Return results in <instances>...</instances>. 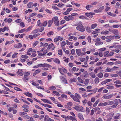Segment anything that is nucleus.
Wrapping results in <instances>:
<instances>
[{
  "label": "nucleus",
  "instance_id": "nucleus-1",
  "mask_svg": "<svg viewBox=\"0 0 121 121\" xmlns=\"http://www.w3.org/2000/svg\"><path fill=\"white\" fill-rule=\"evenodd\" d=\"M77 26L76 27V29L77 30L81 32H83L85 30V28L81 22H78L77 25Z\"/></svg>",
  "mask_w": 121,
  "mask_h": 121
},
{
  "label": "nucleus",
  "instance_id": "nucleus-2",
  "mask_svg": "<svg viewBox=\"0 0 121 121\" xmlns=\"http://www.w3.org/2000/svg\"><path fill=\"white\" fill-rule=\"evenodd\" d=\"M70 96L74 101L80 102L79 99L81 98V97L77 93H75V95L72 94Z\"/></svg>",
  "mask_w": 121,
  "mask_h": 121
},
{
  "label": "nucleus",
  "instance_id": "nucleus-3",
  "mask_svg": "<svg viewBox=\"0 0 121 121\" xmlns=\"http://www.w3.org/2000/svg\"><path fill=\"white\" fill-rule=\"evenodd\" d=\"M58 19V17H54L52 19L53 22H54L55 25L57 26L59 25V22Z\"/></svg>",
  "mask_w": 121,
  "mask_h": 121
},
{
  "label": "nucleus",
  "instance_id": "nucleus-4",
  "mask_svg": "<svg viewBox=\"0 0 121 121\" xmlns=\"http://www.w3.org/2000/svg\"><path fill=\"white\" fill-rule=\"evenodd\" d=\"M74 109L78 111H80L81 112H83V107L80 106L79 105L78 106L75 107L74 108Z\"/></svg>",
  "mask_w": 121,
  "mask_h": 121
},
{
  "label": "nucleus",
  "instance_id": "nucleus-5",
  "mask_svg": "<svg viewBox=\"0 0 121 121\" xmlns=\"http://www.w3.org/2000/svg\"><path fill=\"white\" fill-rule=\"evenodd\" d=\"M113 96V95L112 94H110L107 96L104 95L102 98L104 99H109L111 98Z\"/></svg>",
  "mask_w": 121,
  "mask_h": 121
},
{
  "label": "nucleus",
  "instance_id": "nucleus-6",
  "mask_svg": "<svg viewBox=\"0 0 121 121\" xmlns=\"http://www.w3.org/2000/svg\"><path fill=\"white\" fill-rule=\"evenodd\" d=\"M118 105V100L117 99H115L114 100V103L111 106L112 108H116Z\"/></svg>",
  "mask_w": 121,
  "mask_h": 121
},
{
  "label": "nucleus",
  "instance_id": "nucleus-7",
  "mask_svg": "<svg viewBox=\"0 0 121 121\" xmlns=\"http://www.w3.org/2000/svg\"><path fill=\"white\" fill-rule=\"evenodd\" d=\"M39 35V34H35L34 35H30L29 36V38L31 39L36 37Z\"/></svg>",
  "mask_w": 121,
  "mask_h": 121
},
{
  "label": "nucleus",
  "instance_id": "nucleus-8",
  "mask_svg": "<svg viewBox=\"0 0 121 121\" xmlns=\"http://www.w3.org/2000/svg\"><path fill=\"white\" fill-rule=\"evenodd\" d=\"M22 46V45L21 43H19L16 44L14 45V47L16 48H21Z\"/></svg>",
  "mask_w": 121,
  "mask_h": 121
},
{
  "label": "nucleus",
  "instance_id": "nucleus-9",
  "mask_svg": "<svg viewBox=\"0 0 121 121\" xmlns=\"http://www.w3.org/2000/svg\"><path fill=\"white\" fill-rule=\"evenodd\" d=\"M78 117L80 120H84V119L83 118V116L82 113H79L78 114Z\"/></svg>",
  "mask_w": 121,
  "mask_h": 121
},
{
  "label": "nucleus",
  "instance_id": "nucleus-10",
  "mask_svg": "<svg viewBox=\"0 0 121 121\" xmlns=\"http://www.w3.org/2000/svg\"><path fill=\"white\" fill-rule=\"evenodd\" d=\"M70 119L72 120L73 121H77V120L75 118V117H73L71 116H70L68 117V119Z\"/></svg>",
  "mask_w": 121,
  "mask_h": 121
},
{
  "label": "nucleus",
  "instance_id": "nucleus-11",
  "mask_svg": "<svg viewBox=\"0 0 121 121\" xmlns=\"http://www.w3.org/2000/svg\"><path fill=\"white\" fill-rule=\"evenodd\" d=\"M112 33L113 34L115 35H117L118 34V31L116 29H114L112 30Z\"/></svg>",
  "mask_w": 121,
  "mask_h": 121
},
{
  "label": "nucleus",
  "instance_id": "nucleus-12",
  "mask_svg": "<svg viewBox=\"0 0 121 121\" xmlns=\"http://www.w3.org/2000/svg\"><path fill=\"white\" fill-rule=\"evenodd\" d=\"M81 50L80 49H76V52L78 56H79L81 55Z\"/></svg>",
  "mask_w": 121,
  "mask_h": 121
},
{
  "label": "nucleus",
  "instance_id": "nucleus-13",
  "mask_svg": "<svg viewBox=\"0 0 121 121\" xmlns=\"http://www.w3.org/2000/svg\"><path fill=\"white\" fill-rule=\"evenodd\" d=\"M33 3L30 2L27 4V6L29 8H30L33 7Z\"/></svg>",
  "mask_w": 121,
  "mask_h": 121
},
{
  "label": "nucleus",
  "instance_id": "nucleus-14",
  "mask_svg": "<svg viewBox=\"0 0 121 121\" xmlns=\"http://www.w3.org/2000/svg\"><path fill=\"white\" fill-rule=\"evenodd\" d=\"M24 94L27 96L30 97H32V94L29 92H27L26 93H24Z\"/></svg>",
  "mask_w": 121,
  "mask_h": 121
},
{
  "label": "nucleus",
  "instance_id": "nucleus-15",
  "mask_svg": "<svg viewBox=\"0 0 121 121\" xmlns=\"http://www.w3.org/2000/svg\"><path fill=\"white\" fill-rule=\"evenodd\" d=\"M53 61L56 63L59 64L60 63V62L59 59L57 58H56L54 59L53 60Z\"/></svg>",
  "mask_w": 121,
  "mask_h": 121
},
{
  "label": "nucleus",
  "instance_id": "nucleus-16",
  "mask_svg": "<svg viewBox=\"0 0 121 121\" xmlns=\"http://www.w3.org/2000/svg\"><path fill=\"white\" fill-rule=\"evenodd\" d=\"M40 104L45 107H48L49 108H51L52 107L51 106L48 104H44L41 103H40Z\"/></svg>",
  "mask_w": 121,
  "mask_h": 121
},
{
  "label": "nucleus",
  "instance_id": "nucleus-17",
  "mask_svg": "<svg viewBox=\"0 0 121 121\" xmlns=\"http://www.w3.org/2000/svg\"><path fill=\"white\" fill-rule=\"evenodd\" d=\"M103 44V42L100 41L99 42H96L95 44L96 46H99L100 45H102Z\"/></svg>",
  "mask_w": 121,
  "mask_h": 121
},
{
  "label": "nucleus",
  "instance_id": "nucleus-18",
  "mask_svg": "<svg viewBox=\"0 0 121 121\" xmlns=\"http://www.w3.org/2000/svg\"><path fill=\"white\" fill-rule=\"evenodd\" d=\"M107 105V102H105L103 103H100L98 105L99 106H104Z\"/></svg>",
  "mask_w": 121,
  "mask_h": 121
},
{
  "label": "nucleus",
  "instance_id": "nucleus-19",
  "mask_svg": "<svg viewBox=\"0 0 121 121\" xmlns=\"http://www.w3.org/2000/svg\"><path fill=\"white\" fill-rule=\"evenodd\" d=\"M50 118H49V117L48 115H46L44 117V121H49Z\"/></svg>",
  "mask_w": 121,
  "mask_h": 121
},
{
  "label": "nucleus",
  "instance_id": "nucleus-20",
  "mask_svg": "<svg viewBox=\"0 0 121 121\" xmlns=\"http://www.w3.org/2000/svg\"><path fill=\"white\" fill-rule=\"evenodd\" d=\"M13 42L14 41L13 40L10 41H7L5 43V45H6L8 44H11L13 43Z\"/></svg>",
  "mask_w": 121,
  "mask_h": 121
},
{
  "label": "nucleus",
  "instance_id": "nucleus-21",
  "mask_svg": "<svg viewBox=\"0 0 121 121\" xmlns=\"http://www.w3.org/2000/svg\"><path fill=\"white\" fill-rule=\"evenodd\" d=\"M94 81L95 83L96 84H98L99 81V79L98 77H96L94 80Z\"/></svg>",
  "mask_w": 121,
  "mask_h": 121
},
{
  "label": "nucleus",
  "instance_id": "nucleus-22",
  "mask_svg": "<svg viewBox=\"0 0 121 121\" xmlns=\"http://www.w3.org/2000/svg\"><path fill=\"white\" fill-rule=\"evenodd\" d=\"M92 6L91 5H91H87L86 6V9L88 10H90L89 8H91L92 7Z\"/></svg>",
  "mask_w": 121,
  "mask_h": 121
},
{
  "label": "nucleus",
  "instance_id": "nucleus-23",
  "mask_svg": "<svg viewBox=\"0 0 121 121\" xmlns=\"http://www.w3.org/2000/svg\"><path fill=\"white\" fill-rule=\"evenodd\" d=\"M83 74H84V77L86 78L88 77V73L87 71H84L83 73Z\"/></svg>",
  "mask_w": 121,
  "mask_h": 121
},
{
  "label": "nucleus",
  "instance_id": "nucleus-24",
  "mask_svg": "<svg viewBox=\"0 0 121 121\" xmlns=\"http://www.w3.org/2000/svg\"><path fill=\"white\" fill-rule=\"evenodd\" d=\"M53 22V21H52L49 20L48 22V27H50L51 26V25Z\"/></svg>",
  "mask_w": 121,
  "mask_h": 121
},
{
  "label": "nucleus",
  "instance_id": "nucleus-25",
  "mask_svg": "<svg viewBox=\"0 0 121 121\" xmlns=\"http://www.w3.org/2000/svg\"><path fill=\"white\" fill-rule=\"evenodd\" d=\"M103 74L102 73L100 72L98 74V76L100 78H102L103 77Z\"/></svg>",
  "mask_w": 121,
  "mask_h": 121
},
{
  "label": "nucleus",
  "instance_id": "nucleus-26",
  "mask_svg": "<svg viewBox=\"0 0 121 121\" xmlns=\"http://www.w3.org/2000/svg\"><path fill=\"white\" fill-rule=\"evenodd\" d=\"M113 70V68H112L111 69H110L109 68H107V69H106L105 70V72H110L111 71V70Z\"/></svg>",
  "mask_w": 121,
  "mask_h": 121
},
{
  "label": "nucleus",
  "instance_id": "nucleus-27",
  "mask_svg": "<svg viewBox=\"0 0 121 121\" xmlns=\"http://www.w3.org/2000/svg\"><path fill=\"white\" fill-rule=\"evenodd\" d=\"M99 99H97L96 100V101L95 102L94 104L93 105V107H95V106H97L98 103H99Z\"/></svg>",
  "mask_w": 121,
  "mask_h": 121
},
{
  "label": "nucleus",
  "instance_id": "nucleus-28",
  "mask_svg": "<svg viewBox=\"0 0 121 121\" xmlns=\"http://www.w3.org/2000/svg\"><path fill=\"white\" fill-rule=\"evenodd\" d=\"M54 34V32L52 31H50L48 33L47 35L49 37L50 35H52Z\"/></svg>",
  "mask_w": 121,
  "mask_h": 121
},
{
  "label": "nucleus",
  "instance_id": "nucleus-29",
  "mask_svg": "<svg viewBox=\"0 0 121 121\" xmlns=\"http://www.w3.org/2000/svg\"><path fill=\"white\" fill-rule=\"evenodd\" d=\"M114 38V36H112L110 35V36H107L106 37V38L107 39H113Z\"/></svg>",
  "mask_w": 121,
  "mask_h": 121
},
{
  "label": "nucleus",
  "instance_id": "nucleus-30",
  "mask_svg": "<svg viewBox=\"0 0 121 121\" xmlns=\"http://www.w3.org/2000/svg\"><path fill=\"white\" fill-rule=\"evenodd\" d=\"M86 30L89 33H90L91 31V30L90 27L89 26H88L87 27Z\"/></svg>",
  "mask_w": 121,
  "mask_h": 121
},
{
  "label": "nucleus",
  "instance_id": "nucleus-31",
  "mask_svg": "<svg viewBox=\"0 0 121 121\" xmlns=\"http://www.w3.org/2000/svg\"><path fill=\"white\" fill-rule=\"evenodd\" d=\"M109 32V31L107 30H105L101 32V34H108Z\"/></svg>",
  "mask_w": 121,
  "mask_h": 121
},
{
  "label": "nucleus",
  "instance_id": "nucleus-32",
  "mask_svg": "<svg viewBox=\"0 0 121 121\" xmlns=\"http://www.w3.org/2000/svg\"><path fill=\"white\" fill-rule=\"evenodd\" d=\"M49 89L50 90H54L56 89V87L54 86H52L49 87Z\"/></svg>",
  "mask_w": 121,
  "mask_h": 121
},
{
  "label": "nucleus",
  "instance_id": "nucleus-33",
  "mask_svg": "<svg viewBox=\"0 0 121 121\" xmlns=\"http://www.w3.org/2000/svg\"><path fill=\"white\" fill-rule=\"evenodd\" d=\"M54 45L53 44V43H52L51 44L48 45L47 48V49H49L50 48H52Z\"/></svg>",
  "mask_w": 121,
  "mask_h": 121
},
{
  "label": "nucleus",
  "instance_id": "nucleus-34",
  "mask_svg": "<svg viewBox=\"0 0 121 121\" xmlns=\"http://www.w3.org/2000/svg\"><path fill=\"white\" fill-rule=\"evenodd\" d=\"M107 102V105H111L113 103L112 101H109Z\"/></svg>",
  "mask_w": 121,
  "mask_h": 121
},
{
  "label": "nucleus",
  "instance_id": "nucleus-35",
  "mask_svg": "<svg viewBox=\"0 0 121 121\" xmlns=\"http://www.w3.org/2000/svg\"><path fill=\"white\" fill-rule=\"evenodd\" d=\"M59 40L57 39V38H56L54 39V41L55 42L57 43H56V44L57 45H58L59 44V42H58L57 43V42Z\"/></svg>",
  "mask_w": 121,
  "mask_h": 121
},
{
  "label": "nucleus",
  "instance_id": "nucleus-36",
  "mask_svg": "<svg viewBox=\"0 0 121 121\" xmlns=\"http://www.w3.org/2000/svg\"><path fill=\"white\" fill-rule=\"evenodd\" d=\"M97 26L96 24H94L92 25L91 28V29H93L95 28Z\"/></svg>",
  "mask_w": 121,
  "mask_h": 121
},
{
  "label": "nucleus",
  "instance_id": "nucleus-37",
  "mask_svg": "<svg viewBox=\"0 0 121 121\" xmlns=\"http://www.w3.org/2000/svg\"><path fill=\"white\" fill-rule=\"evenodd\" d=\"M104 6H103L101 7L100 8L98 9V10L99 11V12H101L102 10H103L104 8Z\"/></svg>",
  "mask_w": 121,
  "mask_h": 121
},
{
  "label": "nucleus",
  "instance_id": "nucleus-38",
  "mask_svg": "<svg viewBox=\"0 0 121 121\" xmlns=\"http://www.w3.org/2000/svg\"><path fill=\"white\" fill-rule=\"evenodd\" d=\"M63 59L64 60V61L66 62V63H68L69 62L68 60L69 58H66V57L65 56H64L63 58Z\"/></svg>",
  "mask_w": 121,
  "mask_h": 121
},
{
  "label": "nucleus",
  "instance_id": "nucleus-39",
  "mask_svg": "<svg viewBox=\"0 0 121 121\" xmlns=\"http://www.w3.org/2000/svg\"><path fill=\"white\" fill-rule=\"evenodd\" d=\"M24 76H26L30 75V73L29 72H24L23 73Z\"/></svg>",
  "mask_w": 121,
  "mask_h": 121
},
{
  "label": "nucleus",
  "instance_id": "nucleus-40",
  "mask_svg": "<svg viewBox=\"0 0 121 121\" xmlns=\"http://www.w3.org/2000/svg\"><path fill=\"white\" fill-rule=\"evenodd\" d=\"M44 102L45 103H49L50 104H52V103H51L50 101L49 100H48L47 99H45Z\"/></svg>",
  "mask_w": 121,
  "mask_h": 121
},
{
  "label": "nucleus",
  "instance_id": "nucleus-41",
  "mask_svg": "<svg viewBox=\"0 0 121 121\" xmlns=\"http://www.w3.org/2000/svg\"><path fill=\"white\" fill-rule=\"evenodd\" d=\"M114 83L121 84V81L119 80H116L114 82Z\"/></svg>",
  "mask_w": 121,
  "mask_h": 121
},
{
  "label": "nucleus",
  "instance_id": "nucleus-42",
  "mask_svg": "<svg viewBox=\"0 0 121 121\" xmlns=\"http://www.w3.org/2000/svg\"><path fill=\"white\" fill-rule=\"evenodd\" d=\"M90 79H86L85 80L84 84L85 85L88 84L89 82Z\"/></svg>",
  "mask_w": 121,
  "mask_h": 121
},
{
  "label": "nucleus",
  "instance_id": "nucleus-43",
  "mask_svg": "<svg viewBox=\"0 0 121 121\" xmlns=\"http://www.w3.org/2000/svg\"><path fill=\"white\" fill-rule=\"evenodd\" d=\"M77 79L78 81L82 83H83V81L79 77Z\"/></svg>",
  "mask_w": 121,
  "mask_h": 121
},
{
  "label": "nucleus",
  "instance_id": "nucleus-44",
  "mask_svg": "<svg viewBox=\"0 0 121 121\" xmlns=\"http://www.w3.org/2000/svg\"><path fill=\"white\" fill-rule=\"evenodd\" d=\"M58 53L59 55H62V50H59L58 51Z\"/></svg>",
  "mask_w": 121,
  "mask_h": 121
},
{
  "label": "nucleus",
  "instance_id": "nucleus-45",
  "mask_svg": "<svg viewBox=\"0 0 121 121\" xmlns=\"http://www.w3.org/2000/svg\"><path fill=\"white\" fill-rule=\"evenodd\" d=\"M44 67H51L52 66L46 63L44 64Z\"/></svg>",
  "mask_w": 121,
  "mask_h": 121
},
{
  "label": "nucleus",
  "instance_id": "nucleus-46",
  "mask_svg": "<svg viewBox=\"0 0 121 121\" xmlns=\"http://www.w3.org/2000/svg\"><path fill=\"white\" fill-rule=\"evenodd\" d=\"M53 93L54 94H55L56 96H58L60 95V94L58 92L56 91H53Z\"/></svg>",
  "mask_w": 121,
  "mask_h": 121
},
{
  "label": "nucleus",
  "instance_id": "nucleus-47",
  "mask_svg": "<svg viewBox=\"0 0 121 121\" xmlns=\"http://www.w3.org/2000/svg\"><path fill=\"white\" fill-rule=\"evenodd\" d=\"M14 89L16 91H22V90L21 89L17 87H15L14 88Z\"/></svg>",
  "mask_w": 121,
  "mask_h": 121
},
{
  "label": "nucleus",
  "instance_id": "nucleus-48",
  "mask_svg": "<svg viewBox=\"0 0 121 121\" xmlns=\"http://www.w3.org/2000/svg\"><path fill=\"white\" fill-rule=\"evenodd\" d=\"M61 96L62 98H65V99H67V96L64 94H62Z\"/></svg>",
  "mask_w": 121,
  "mask_h": 121
},
{
  "label": "nucleus",
  "instance_id": "nucleus-49",
  "mask_svg": "<svg viewBox=\"0 0 121 121\" xmlns=\"http://www.w3.org/2000/svg\"><path fill=\"white\" fill-rule=\"evenodd\" d=\"M68 17L69 21L72 20L74 19V17H72V16L71 15L68 16Z\"/></svg>",
  "mask_w": 121,
  "mask_h": 121
},
{
  "label": "nucleus",
  "instance_id": "nucleus-50",
  "mask_svg": "<svg viewBox=\"0 0 121 121\" xmlns=\"http://www.w3.org/2000/svg\"><path fill=\"white\" fill-rule=\"evenodd\" d=\"M120 26V25H113L112 27L114 28H116L119 27Z\"/></svg>",
  "mask_w": 121,
  "mask_h": 121
},
{
  "label": "nucleus",
  "instance_id": "nucleus-51",
  "mask_svg": "<svg viewBox=\"0 0 121 121\" xmlns=\"http://www.w3.org/2000/svg\"><path fill=\"white\" fill-rule=\"evenodd\" d=\"M25 29H23L18 31V32L19 33H22L24 32L25 31Z\"/></svg>",
  "mask_w": 121,
  "mask_h": 121
},
{
  "label": "nucleus",
  "instance_id": "nucleus-52",
  "mask_svg": "<svg viewBox=\"0 0 121 121\" xmlns=\"http://www.w3.org/2000/svg\"><path fill=\"white\" fill-rule=\"evenodd\" d=\"M91 37L90 36H88L87 37V40H88V41L89 43H91Z\"/></svg>",
  "mask_w": 121,
  "mask_h": 121
},
{
  "label": "nucleus",
  "instance_id": "nucleus-53",
  "mask_svg": "<svg viewBox=\"0 0 121 121\" xmlns=\"http://www.w3.org/2000/svg\"><path fill=\"white\" fill-rule=\"evenodd\" d=\"M86 114L87 115L90 112V109L89 108H87V107L86 108Z\"/></svg>",
  "mask_w": 121,
  "mask_h": 121
},
{
  "label": "nucleus",
  "instance_id": "nucleus-54",
  "mask_svg": "<svg viewBox=\"0 0 121 121\" xmlns=\"http://www.w3.org/2000/svg\"><path fill=\"white\" fill-rule=\"evenodd\" d=\"M21 57L22 58L25 59H27L28 58V56L25 55H22Z\"/></svg>",
  "mask_w": 121,
  "mask_h": 121
},
{
  "label": "nucleus",
  "instance_id": "nucleus-55",
  "mask_svg": "<svg viewBox=\"0 0 121 121\" xmlns=\"http://www.w3.org/2000/svg\"><path fill=\"white\" fill-rule=\"evenodd\" d=\"M32 84L33 86H39V85L38 84H36L35 82H33V81H32Z\"/></svg>",
  "mask_w": 121,
  "mask_h": 121
},
{
  "label": "nucleus",
  "instance_id": "nucleus-56",
  "mask_svg": "<svg viewBox=\"0 0 121 121\" xmlns=\"http://www.w3.org/2000/svg\"><path fill=\"white\" fill-rule=\"evenodd\" d=\"M66 45V43L65 41L62 42L61 44V47H63Z\"/></svg>",
  "mask_w": 121,
  "mask_h": 121
},
{
  "label": "nucleus",
  "instance_id": "nucleus-57",
  "mask_svg": "<svg viewBox=\"0 0 121 121\" xmlns=\"http://www.w3.org/2000/svg\"><path fill=\"white\" fill-rule=\"evenodd\" d=\"M18 53L16 52L14 53V54L12 55V57L13 58H15L17 56H16Z\"/></svg>",
  "mask_w": 121,
  "mask_h": 121
},
{
  "label": "nucleus",
  "instance_id": "nucleus-58",
  "mask_svg": "<svg viewBox=\"0 0 121 121\" xmlns=\"http://www.w3.org/2000/svg\"><path fill=\"white\" fill-rule=\"evenodd\" d=\"M32 28V27L30 26L27 28L26 29H25V31L26 32H28L29 31H30Z\"/></svg>",
  "mask_w": 121,
  "mask_h": 121
},
{
  "label": "nucleus",
  "instance_id": "nucleus-59",
  "mask_svg": "<svg viewBox=\"0 0 121 121\" xmlns=\"http://www.w3.org/2000/svg\"><path fill=\"white\" fill-rule=\"evenodd\" d=\"M47 24V21L44 22L43 24V26H45Z\"/></svg>",
  "mask_w": 121,
  "mask_h": 121
},
{
  "label": "nucleus",
  "instance_id": "nucleus-60",
  "mask_svg": "<svg viewBox=\"0 0 121 121\" xmlns=\"http://www.w3.org/2000/svg\"><path fill=\"white\" fill-rule=\"evenodd\" d=\"M71 53L72 55H74L75 54V50L74 49H72L71 50Z\"/></svg>",
  "mask_w": 121,
  "mask_h": 121
},
{
  "label": "nucleus",
  "instance_id": "nucleus-61",
  "mask_svg": "<svg viewBox=\"0 0 121 121\" xmlns=\"http://www.w3.org/2000/svg\"><path fill=\"white\" fill-rule=\"evenodd\" d=\"M98 3V2L96 1L94 2H93L92 3H91V5L92 6V5H95L96 4Z\"/></svg>",
  "mask_w": 121,
  "mask_h": 121
},
{
  "label": "nucleus",
  "instance_id": "nucleus-62",
  "mask_svg": "<svg viewBox=\"0 0 121 121\" xmlns=\"http://www.w3.org/2000/svg\"><path fill=\"white\" fill-rule=\"evenodd\" d=\"M114 52H110L109 54H108L107 55V56H112L113 54H114Z\"/></svg>",
  "mask_w": 121,
  "mask_h": 121
},
{
  "label": "nucleus",
  "instance_id": "nucleus-63",
  "mask_svg": "<svg viewBox=\"0 0 121 121\" xmlns=\"http://www.w3.org/2000/svg\"><path fill=\"white\" fill-rule=\"evenodd\" d=\"M20 25L21 26L23 27L25 26V25L24 23L23 22H21L20 24Z\"/></svg>",
  "mask_w": 121,
  "mask_h": 121
},
{
  "label": "nucleus",
  "instance_id": "nucleus-64",
  "mask_svg": "<svg viewBox=\"0 0 121 121\" xmlns=\"http://www.w3.org/2000/svg\"><path fill=\"white\" fill-rule=\"evenodd\" d=\"M117 74L120 76L121 79V71H119L118 72Z\"/></svg>",
  "mask_w": 121,
  "mask_h": 121
}]
</instances>
